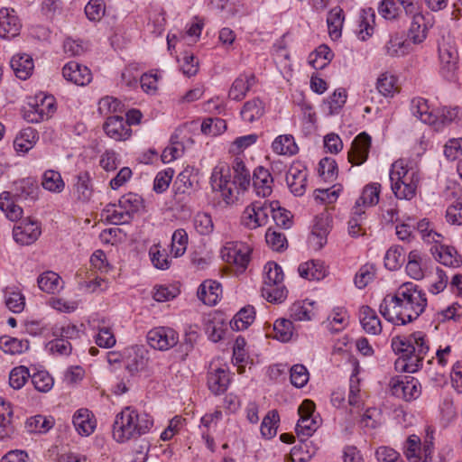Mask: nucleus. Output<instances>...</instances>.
<instances>
[{"label":"nucleus","instance_id":"nucleus-1","mask_svg":"<svg viewBox=\"0 0 462 462\" xmlns=\"http://www.w3.org/2000/svg\"><path fill=\"white\" fill-rule=\"evenodd\" d=\"M425 334L417 331L408 337H393L392 347L400 357L395 361V369L407 373H415L422 365L424 356L428 353L430 347Z\"/></svg>","mask_w":462,"mask_h":462},{"label":"nucleus","instance_id":"nucleus-2","mask_svg":"<svg viewBox=\"0 0 462 462\" xmlns=\"http://www.w3.org/2000/svg\"><path fill=\"white\" fill-rule=\"evenodd\" d=\"M234 171V180H230L229 167L226 165H217L214 168L210 183L214 190L221 192L223 199L229 203L233 201L234 190L236 186L238 185L242 190H246L251 183V173L246 168L242 159L236 157L232 163Z\"/></svg>","mask_w":462,"mask_h":462},{"label":"nucleus","instance_id":"nucleus-3","mask_svg":"<svg viewBox=\"0 0 462 462\" xmlns=\"http://www.w3.org/2000/svg\"><path fill=\"white\" fill-rule=\"evenodd\" d=\"M152 424V419L147 413H140L130 406L125 407L116 416L113 438L117 442L124 443L147 433Z\"/></svg>","mask_w":462,"mask_h":462},{"label":"nucleus","instance_id":"nucleus-4","mask_svg":"<svg viewBox=\"0 0 462 462\" xmlns=\"http://www.w3.org/2000/svg\"><path fill=\"white\" fill-rule=\"evenodd\" d=\"M391 188L399 199H411L418 187L419 178L415 172L409 174L403 160L392 164L390 171Z\"/></svg>","mask_w":462,"mask_h":462},{"label":"nucleus","instance_id":"nucleus-5","mask_svg":"<svg viewBox=\"0 0 462 462\" xmlns=\"http://www.w3.org/2000/svg\"><path fill=\"white\" fill-rule=\"evenodd\" d=\"M271 202L255 201L245 208L242 215V224L249 229H256L268 223L269 215L273 211Z\"/></svg>","mask_w":462,"mask_h":462},{"label":"nucleus","instance_id":"nucleus-6","mask_svg":"<svg viewBox=\"0 0 462 462\" xmlns=\"http://www.w3.org/2000/svg\"><path fill=\"white\" fill-rule=\"evenodd\" d=\"M251 251L250 246L244 243H226L221 249V257L227 263L236 264L245 270L250 261Z\"/></svg>","mask_w":462,"mask_h":462},{"label":"nucleus","instance_id":"nucleus-7","mask_svg":"<svg viewBox=\"0 0 462 462\" xmlns=\"http://www.w3.org/2000/svg\"><path fill=\"white\" fill-rule=\"evenodd\" d=\"M147 342L152 348L165 351L178 344L179 335L171 328L159 327L148 332Z\"/></svg>","mask_w":462,"mask_h":462},{"label":"nucleus","instance_id":"nucleus-8","mask_svg":"<svg viewBox=\"0 0 462 462\" xmlns=\"http://www.w3.org/2000/svg\"><path fill=\"white\" fill-rule=\"evenodd\" d=\"M390 385L393 395L407 402L417 399L421 393L420 383L416 378L411 376L393 379Z\"/></svg>","mask_w":462,"mask_h":462},{"label":"nucleus","instance_id":"nucleus-9","mask_svg":"<svg viewBox=\"0 0 462 462\" xmlns=\"http://www.w3.org/2000/svg\"><path fill=\"white\" fill-rule=\"evenodd\" d=\"M55 111V102L52 96H44L40 102L36 100L33 105H29L25 109L23 118L29 122L37 124L49 119Z\"/></svg>","mask_w":462,"mask_h":462},{"label":"nucleus","instance_id":"nucleus-10","mask_svg":"<svg viewBox=\"0 0 462 462\" xmlns=\"http://www.w3.org/2000/svg\"><path fill=\"white\" fill-rule=\"evenodd\" d=\"M432 449V441L426 439L421 451L420 439L416 435H411L403 446V451L409 462H428L431 458Z\"/></svg>","mask_w":462,"mask_h":462},{"label":"nucleus","instance_id":"nucleus-11","mask_svg":"<svg viewBox=\"0 0 462 462\" xmlns=\"http://www.w3.org/2000/svg\"><path fill=\"white\" fill-rule=\"evenodd\" d=\"M42 234L41 225L36 220L30 218L23 219L18 225L14 226L13 237L14 241L21 245H30L33 244Z\"/></svg>","mask_w":462,"mask_h":462},{"label":"nucleus","instance_id":"nucleus-12","mask_svg":"<svg viewBox=\"0 0 462 462\" xmlns=\"http://www.w3.org/2000/svg\"><path fill=\"white\" fill-rule=\"evenodd\" d=\"M439 54L443 76L448 80H453L457 69L458 53L457 48L450 42L444 41L439 46Z\"/></svg>","mask_w":462,"mask_h":462},{"label":"nucleus","instance_id":"nucleus-13","mask_svg":"<svg viewBox=\"0 0 462 462\" xmlns=\"http://www.w3.org/2000/svg\"><path fill=\"white\" fill-rule=\"evenodd\" d=\"M395 294L405 304L411 305L416 310L424 311L427 306L425 293L419 290L418 286L412 282L402 283L396 291Z\"/></svg>","mask_w":462,"mask_h":462},{"label":"nucleus","instance_id":"nucleus-14","mask_svg":"<svg viewBox=\"0 0 462 462\" xmlns=\"http://www.w3.org/2000/svg\"><path fill=\"white\" fill-rule=\"evenodd\" d=\"M371 147V137L366 133L359 134L348 151V161L353 165H361L367 158Z\"/></svg>","mask_w":462,"mask_h":462},{"label":"nucleus","instance_id":"nucleus-15","mask_svg":"<svg viewBox=\"0 0 462 462\" xmlns=\"http://www.w3.org/2000/svg\"><path fill=\"white\" fill-rule=\"evenodd\" d=\"M64 79L78 86H86L92 80L90 69L77 61H69L62 69Z\"/></svg>","mask_w":462,"mask_h":462},{"label":"nucleus","instance_id":"nucleus-16","mask_svg":"<svg viewBox=\"0 0 462 462\" xmlns=\"http://www.w3.org/2000/svg\"><path fill=\"white\" fill-rule=\"evenodd\" d=\"M400 299L394 293L386 295L379 306L380 314L389 322L394 325H405V320L400 310Z\"/></svg>","mask_w":462,"mask_h":462},{"label":"nucleus","instance_id":"nucleus-17","mask_svg":"<svg viewBox=\"0 0 462 462\" xmlns=\"http://www.w3.org/2000/svg\"><path fill=\"white\" fill-rule=\"evenodd\" d=\"M230 383V377L227 367H210L208 373V387L215 395H221Z\"/></svg>","mask_w":462,"mask_h":462},{"label":"nucleus","instance_id":"nucleus-18","mask_svg":"<svg viewBox=\"0 0 462 462\" xmlns=\"http://www.w3.org/2000/svg\"><path fill=\"white\" fill-rule=\"evenodd\" d=\"M286 182L295 196H301L307 184L306 169L300 163L292 164L286 174Z\"/></svg>","mask_w":462,"mask_h":462},{"label":"nucleus","instance_id":"nucleus-19","mask_svg":"<svg viewBox=\"0 0 462 462\" xmlns=\"http://www.w3.org/2000/svg\"><path fill=\"white\" fill-rule=\"evenodd\" d=\"M251 180L258 196L265 198L272 194L273 178L269 170L263 166L256 167L253 172Z\"/></svg>","mask_w":462,"mask_h":462},{"label":"nucleus","instance_id":"nucleus-20","mask_svg":"<svg viewBox=\"0 0 462 462\" xmlns=\"http://www.w3.org/2000/svg\"><path fill=\"white\" fill-rule=\"evenodd\" d=\"M21 23L14 10L2 8L0 10V37L10 40L19 34Z\"/></svg>","mask_w":462,"mask_h":462},{"label":"nucleus","instance_id":"nucleus-21","mask_svg":"<svg viewBox=\"0 0 462 462\" xmlns=\"http://www.w3.org/2000/svg\"><path fill=\"white\" fill-rule=\"evenodd\" d=\"M104 131L108 137L116 141L126 140L131 135V128L120 116H108L104 124Z\"/></svg>","mask_w":462,"mask_h":462},{"label":"nucleus","instance_id":"nucleus-22","mask_svg":"<svg viewBox=\"0 0 462 462\" xmlns=\"http://www.w3.org/2000/svg\"><path fill=\"white\" fill-rule=\"evenodd\" d=\"M381 185L379 183L367 184L362 191L361 196L353 207L354 214H365L363 208L375 206L379 201Z\"/></svg>","mask_w":462,"mask_h":462},{"label":"nucleus","instance_id":"nucleus-23","mask_svg":"<svg viewBox=\"0 0 462 462\" xmlns=\"http://www.w3.org/2000/svg\"><path fill=\"white\" fill-rule=\"evenodd\" d=\"M222 293L221 284L216 281L207 280L202 282L198 289V298L204 304L216 305Z\"/></svg>","mask_w":462,"mask_h":462},{"label":"nucleus","instance_id":"nucleus-24","mask_svg":"<svg viewBox=\"0 0 462 462\" xmlns=\"http://www.w3.org/2000/svg\"><path fill=\"white\" fill-rule=\"evenodd\" d=\"M328 233V217L327 216L317 217L310 236V243L316 249L322 248L327 243V236Z\"/></svg>","mask_w":462,"mask_h":462},{"label":"nucleus","instance_id":"nucleus-25","mask_svg":"<svg viewBox=\"0 0 462 462\" xmlns=\"http://www.w3.org/2000/svg\"><path fill=\"white\" fill-rule=\"evenodd\" d=\"M10 65L15 76L23 80L32 75L34 68L32 58L26 53L14 55L10 60Z\"/></svg>","mask_w":462,"mask_h":462},{"label":"nucleus","instance_id":"nucleus-26","mask_svg":"<svg viewBox=\"0 0 462 462\" xmlns=\"http://www.w3.org/2000/svg\"><path fill=\"white\" fill-rule=\"evenodd\" d=\"M434 248L435 251H433V247L431 248L432 254L441 264L452 268L459 267L462 264V258L454 247L435 245Z\"/></svg>","mask_w":462,"mask_h":462},{"label":"nucleus","instance_id":"nucleus-27","mask_svg":"<svg viewBox=\"0 0 462 462\" xmlns=\"http://www.w3.org/2000/svg\"><path fill=\"white\" fill-rule=\"evenodd\" d=\"M360 322L365 331L368 334L378 335L382 332L381 321L376 312L369 306L361 307Z\"/></svg>","mask_w":462,"mask_h":462},{"label":"nucleus","instance_id":"nucleus-28","mask_svg":"<svg viewBox=\"0 0 462 462\" xmlns=\"http://www.w3.org/2000/svg\"><path fill=\"white\" fill-rule=\"evenodd\" d=\"M37 283L42 291L49 294L58 293L63 288L61 278L58 273L52 271H47L42 273L37 279Z\"/></svg>","mask_w":462,"mask_h":462},{"label":"nucleus","instance_id":"nucleus-29","mask_svg":"<svg viewBox=\"0 0 462 462\" xmlns=\"http://www.w3.org/2000/svg\"><path fill=\"white\" fill-rule=\"evenodd\" d=\"M412 21L408 32V38L413 43L422 42L427 36L428 26L425 22V17L421 12L411 14Z\"/></svg>","mask_w":462,"mask_h":462},{"label":"nucleus","instance_id":"nucleus-30","mask_svg":"<svg viewBox=\"0 0 462 462\" xmlns=\"http://www.w3.org/2000/svg\"><path fill=\"white\" fill-rule=\"evenodd\" d=\"M411 112L424 124L433 126L437 122V115L430 110L428 101L421 97H416L411 100Z\"/></svg>","mask_w":462,"mask_h":462},{"label":"nucleus","instance_id":"nucleus-31","mask_svg":"<svg viewBox=\"0 0 462 462\" xmlns=\"http://www.w3.org/2000/svg\"><path fill=\"white\" fill-rule=\"evenodd\" d=\"M254 82V75H239L235 81L233 82L229 92L228 97L229 98L239 101L242 100L246 93L249 91L251 86Z\"/></svg>","mask_w":462,"mask_h":462},{"label":"nucleus","instance_id":"nucleus-32","mask_svg":"<svg viewBox=\"0 0 462 462\" xmlns=\"http://www.w3.org/2000/svg\"><path fill=\"white\" fill-rule=\"evenodd\" d=\"M72 422L76 430L82 436H88L94 431L95 422L88 409L78 410L73 416Z\"/></svg>","mask_w":462,"mask_h":462},{"label":"nucleus","instance_id":"nucleus-33","mask_svg":"<svg viewBox=\"0 0 462 462\" xmlns=\"http://www.w3.org/2000/svg\"><path fill=\"white\" fill-rule=\"evenodd\" d=\"M241 116L244 121L252 123L261 118L264 114V106L259 98H254L245 102L241 109Z\"/></svg>","mask_w":462,"mask_h":462},{"label":"nucleus","instance_id":"nucleus-34","mask_svg":"<svg viewBox=\"0 0 462 462\" xmlns=\"http://www.w3.org/2000/svg\"><path fill=\"white\" fill-rule=\"evenodd\" d=\"M0 209L11 221L21 219L23 215V208L14 203L10 192L6 191L0 195Z\"/></svg>","mask_w":462,"mask_h":462},{"label":"nucleus","instance_id":"nucleus-35","mask_svg":"<svg viewBox=\"0 0 462 462\" xmlns=\"http://www.w3.org/2000/svg\"><path fill=\"white\" fill-rule=\"evenodd\" d=\"M344 23V12L339 6L332 8L327 17V23L329 35L332 39L341 36V30Z\"/></svg>","mask_w":462,"mask_h":462},{"label":"nucleus","instance_id":"nucleus-36","mask_svg":"<svg viewBox=\"0 0 462 462\" xmlns=\"http://www.w3.org/2000/svg\"><path fill=\"white\" fill-rule=\"evenodd\" d=\"M272 147L276 153L282 155H294L299 151L294 137L291 134L276 137L273 142Z\"/></svg>","mask_w":462,"mask_h":462},{"label":"nucleus","instance_id":"nucleus-37","mask_svg":"<svg viewBox=\"0 0 462 462\" xmlns=\"http://www.w3.org/2000/svg\"><path fill=\"white\" fill-rule=\"evenodd\" d=\"M255 311L254 307L246 306L241 309L230 321V327L233 330H244L248 328L254 320Z\"/></svg>","mask_w":462,"mask_h":462},{"label":"nucleus","instance_id":"nucleus-38","mask_svg":"<svg viewBox=\"0 0 462 462\" xmlns=\"http://www.w3.org/2000/svg\"><path fill=\"white\" fill-rule=\"evenodd\" d=\"M37 139V133L32 127H27L20 132L14 141V147L17 152H27L32 148Z\"/></svg>","mask_w":462,"mask_h":462},{"label":"nucleus","instance_id":"nucleus-39","mask_svg":"<svg viewBox=\"0 0 462 462\" xmlns=\"http://www.w3.org/2000/svg\"><path fill=\"white\" fill-rule=\"evenodd\" d=\"M0 348L7 354H22L29 349V341L9 336L0 337Z\"/></svg>","mask_w":462,"mask_h":462},{"label":"nucleus","instance_id":"nucleus-40","mask_svg":"<svg viewBox=\"0 0 462 462\" xmlns=\"http://www.w3.org/2000/svg\"><path fill=\"white\" fill-rule=\"evenodd\" d=\"M14 196L20 200L33 201L37 198L38 187L30 179L22 180L15 183Z\"/></svg>","mask_w":462,"mask_h":462},{"label":"nucleus","instance_id":"nucleus-41","mask_svg":"<svg viewBox=\"0 0 462 462\" xmlns=\"http://www.w3.org/2000/svg\"><path fill=\"white\" fill-rule=\"evenodd\" d=\"M118 208L125 209L134 218V214L143 208V199L136 193L129 192L119 199Z\"/></svg>","mask_w":462,"mask_h":462},{"label":"nucleus","instance_id":"nucleus-42","mask_svg":"<svg viewBox=\"0 0 462 462\" xmlns=\"http://www.w3.org/2000/svg\"><path fill=\"white\" fill-rule=\"evenodd\" d=\"M116 204H108L103 210V214L106 215V218L108 222L114 225H124L128 224L133 219L129 214L125 210L116 209Z\"/></svg>","mask_w":462,"mask_h":462},{"label":"nucleus","instance_id":"nucleus-43","mask_svg":"<svg viewBox=\"0 0 462 462\" xmlns=\"http://www.w3.org/2000/svg\"><path fill=\"white\" fill-rule=\"evenodd\" d=\"M116 204H108L103 210V214L106 215V218L108 222L114 225H124L128 224L133 219L129 214L125 210L116 209Z\"/></svg>","mask_w":462,"mask_h":462},{"label":"nucleus","instance_id":"nucleus-44","mask_svg":"<svg viewBox=\"0 0 462 462\" xmlns=\"http://www.w3.org/2000/svg\"><path fill=\"white\" fill-rule=\"evenodd\" d=\"M271 205L273 206L272 208L273 211L270 214L272 215L276 226L284 229L290 228L292 225V216L291 212L282 208L279 201H272Z\"/></svg>","mask_w":462,"mask_h":462},{"label":"nucleus","instance_id":"nucleus-45","mask_svg":"<svg viewBox=\"0 0 462 462\" xmlns=\"http://www.w3.org/2000/svg\"><path fill=\"white\" fill-rule=\"evenodd\" d=\"M404 261V250L398 245L390 247L384 256V265L391 271L399 269Z\"/></svg>","mask_w":462,"mask_h":462},{"label":"nucleus","instance_id":"nucleus-46","mask_svg":"<svg viewBox=\"0 0 462 462\" xmlns=\"http://www.w3.org/2000/svg\"><path fill=\"white\" fill-rule=\"evenodd\" d=\"M262 294L269 302L278 303L285 300L287 290L282 282L273 285H263Z\"/></svg>","mask_w":462,"mask_h":462},{"label":"nucleus","instance_id":"nucleus-47","mask_svg":"<svg viewBox=\"0 0 462 462\" xmlns=\"http://www.w3.org/2000/svg\"><path fill=\"white\" fill-rule=\"evenodd\" d=\"M421 261L422 258L419 251L412 250L409 253L406 273L412 279L420 280L423 278L424 274L421 268Z\"/></svg>","mask_w":462,"mask_h":462},{"label":"nucleus","instance_id":"nucleus-48","mask_svg":"<svg viewBox=\"0 0 462 462\" xmlns=\"http://www.w3.org/2000/svg\"><path fill=\"white\" fill-rule=\"evenodd\" d=\"M280 416L277 411H270L263 418L261 424V433L267 439H272L277 433L278 422Z\"/></svg>","mask_w":462,"mask_h":462},{"label":"nucleus","instance_id":"nucleus-49","mask_svg":"<svg viewBox=\"0 0 462 462\" xmlns=\"http://www.w3.org/2000/svg\"><path fill=\"white\" fill-rule=\"evenodd\" d=\"M42 184L45 189L52 192H61L64 189L60 173L52 170L44 172Z\"/></svg>","mask_w":462,"mask_h":462},{"label":"nucleus","instance_id":"nucleus-50","mask_svg":"<svg viewBox=\"0 0 462 462\" xmlns=\"http://www.w3.org/2000/svg\"><path fill=\"white\" fill-rule=\"evenodd\" d=\"M273 337L282 342H288L293 335V324L291 320L281 319L273 324Z\"/></svg>","mask_w":462,"mask_h":462},{"label":"nucleus","instance_id":"nucleus-51","mask_svg":"<svg viewBox=\"0 0 462 462\" xmlns=\"http://www.w3.org/2000/svg\"><path fill=\"white\" fill-rule=\"evenodd\" d=\"M90 176L87 171L80 172L77 176V182L75 184L76 194L79 199L87 201L92 195V189L89 185Z\"/></svg>","mask_w":462,"mask_h":462},{"label":"nucleus","instance_id":"nucleus-52","mask_svg":"<svg viewBox=\"0 0 462 462\" xmlns=\"http://www.w3.org/2000/svg\"><path fill=\"white\" fill-rule=\"evenodd\" d=\"M385 52L391 57L404 55L408 51V44L402 36H391L384 47Z\"/></svg>","mask_w":462,"mask_h":462},{"label":"nucleus","instance_id":"nucleus-53","mask_svg":"<svg viewBox=\"0 0 462 462\" xmlns=\"http://www.w3.org/2000/svg\"><path fill=\"white\" fill-rule=\"evenodd\" d=\"M376 88L383 97H393L398 92L396 78L393 75L382 74L377 80Z\"/></svg>","mask_w":462,"mask_h":462},{"label":"nucleus","instance_id":"nucleus-54","mask_svg":"<svg viewBox=\"0 0 462 462\" xmlns=\"http://www.w3.org/2000/svg\"><path fill=\"white\" fill-rule=\"evenodd\" d=\"M300 275L309 281L320 280L325 276V272L321 266L315 262L301 263L299 266Z\"/></svg>","mask_w":462,"mask_h":462},{"label":"nucleus","instance_id":"nucleus-55","mask_svg":"<svg viewBox=\"0 0 462 462\" xmlns=\"http://www.w3.org/2000/svg\"><path fill=\"white\" fill-rule=\"evenodd\" d=\"M148 363L143 353L140 350L134 351L133 355H129L126 360L125 368L131 374H134L143 370Z\"/></svg>","mask_w":462,"mask_h":462},{"label":"nucleus","instance_id":"nucleus-56","mask_svg":"<svg viewBox=\"0 0 462 462\" xmlns=\"http://www.w3.org/2000/svg\"><path fill=\"white\" fill-rule=\"evenodd\" d=\"M264 280L263 285L266 284H278L283 281V273L282 267L276 263L269 262L264 266Z\"/></svg>","mask_w":462,"mask_h":462},{"label":"nucleus","instance_id":"nucleus-57","mask_svg":"<svg viewBox=\"0 0 462 462\" xmlns=\"http://www.w3.org/2000/svg\"><path fill=\"white\" fill-rule=\"evenodd\" d=\"M31 377L32 384L39 392L47 393L53 386V378L47 371H37Z\"/></svg>","mask_w":462,"mask_h":462},{"label":"nucleus","instance_id":"nucleus-58","mask_svg":"<svg viewBox=\"0 0 462 462\" xmlns=\"http://www.w3.org/2000/svg\"><path fill=\"white\" fill-rule=\"evenodd\" d=\"M195 230L202 236L209 235L214 228L211 216L207 213L199 212L193 218Z\"/></svg>","mask_w":462,"mask_h":462},{"label":"nucleus","instance_id":"nucleus-59","mask_svg":"<svg viewBox=\"0 0 462 462\" xmlns=\"http://www.w3.org/2000/svg\"><path fill=\"white\" fill-rule=\"evenodd\" d=\"M29 369L25 366H17L12 369L9 374V384L14 390L21 389L30 377Z\"/></svg>","mask_w":462,"mask_h":462},{"label":"nucleus","instance_id":"nucleus-60","mask_svg":"<svg viewBox=\"0 0 462 462\" xmlns=\"http://www.w3.org/2000/svg\"><path fill=\"white\" fill-rule=\"evenodd\" d=\"M53 423L42 415L31 417L27 420L25 427L29 432L44 433L48 431Z\"/></svg>","mask_w":462,"mask_h":462},{"label":"nucleus","instance_id":"nucleus-61","mask_svg":"<svg viewBox=\"0 0 462 462\" xmlns=\"http://www.w3.org/2000/svg\"><path fill=\"white\" fill-rule=\"evenodd\" d=\"M124 105L117 98L113 97H102L98 102V111L103 116H107L111 113H122Z\"/></svg>","mask_w":462,"mask_h":462},{"label":"nucleus","instance_id":"nucleus-62","mask_svg":"<svg viewBox=\"0 0 462 462\" xmlns=\"http://www.w3.org/2000/svg\"><path fill=\"white\" fill-rule=\"evenodd\" d=\"M346 91L344 88H337L327 100L328 114H337L346 101Z\"/></svg>","mask_w":462,"mask_h":462},{"label":"nucleus","instance_id":"nucleus-63","mask_svg":"<svg viewBox=\"0 0 462 462\" xmlns=\"http://www.w3.org/2000/svg\"><path fill=\"white\" fill-rule=\"evenodd\" d=\"M188 235L184 229H177L171 237V252L175 257L181 256L187 248Z\"/></svg>","mask_w":462,"mask_h":462},{"label":"nucleus","instance_id":"nucleus-64","mask_svg":"<svg viewBox=\"0 0 462 462\" xmlns=\"http://www.w3.org/2000/svg\"><path fill=\"white\" fill-rule=\"evenodd\" d=\"M319 175L327 181H333L337 175V165L334 159L323 158L319 164Z\"/></svg>","mask_w":462,"mask_h":462}]
</instances>
